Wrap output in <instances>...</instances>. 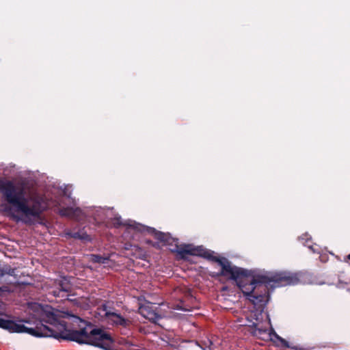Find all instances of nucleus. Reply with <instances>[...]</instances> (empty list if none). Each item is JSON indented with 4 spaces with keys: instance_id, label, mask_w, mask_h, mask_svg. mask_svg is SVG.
Masks as SVG:
<instances>
[{
    "instance_id": "0eeeda50",
    "label": "nucleus",
    "mask_w": 350,
    "mask_h": 350,
    "mask_svg": "<svg viewBox=\"0 0 350 350\" xmlns=\"http://www.w3.org/2000/svg\"><path fill=\"white\" fill-rule=\"evenodd\" d=\"M59 286L62 291L68 292L70 291V283L66 278H63L59 280Z\"/></svg>"
},
{
    "instance_id": "ddd939ff",
    "label": "nucleus",
    "mask_w": 350,
    "mask_h": 350,
    "mask_svg": "<svg viewBox=\"0 0 350 350\" xmlns=\"http://www.w3.org/2000/svg\"><path fill=\"white\" fill-rule=\"evenodd\" d=\"M269 332H270L269 334H271L272 332H273V329L272 328H271Z\"/></svg>"
},
{
    "instance_id": "4468645a",
    "label": "nucleus",
    "mask_w": 350,
    "mask_h": 350,
    "mask_svg": "<svg viewBox=\"0 0 350 350\" xmlns=\"http://www.w3.org/2000/svg\"><path fill=\"white\" fill-rule=\"evenodd\" d=\"M347 258L350 260V254L348 255Z\"/></svg>"
},
{
    "instance_id": "f03ea898",
    "label": "nucleus",
    "mask_w": 350,
    "mask_h": 350,
    "mask_svg": "<svg viewBox=\"0 0 350 350\" xmlns=\"http://www.w3.org/2000/svg\"><path fill=\"white\" fill-rule=\"evenodd\" d=\"M31 313L36 319L48 325L41 324L35 328H29L21 322L5 320L0 318V327L11 333H27L36 337H53L66 339L80 343H88L108 349L113 342L111 335L101 329H93L89 331L88 327L79 330H71L66 327V317H70L68 313L55 310L48 305L31 304L29 306ZM76 321L85 323L75 316H70Z\"/></svg>"
},
{
    "instance_id": "39448f33",
    "label": "nucleus",
    "mask_w": 350,
    "mask_h": 350,
    "mask_svg": "<svg viewBox=\"0 0 350 350\" xmlns=\"http://www.w3.org/2000/svg\"><path fill=\"white\" fill-rule=\"evenodd\" d=\"M154 308V306L152 304H144L139 308V312L144 318L156 323L160 319V316L156 312Z\"/></svg>"
},
{
    "instance_id": "423d86ee",
    "label": "nucleus",
    "mask_w": 350,
    "mask_h": 350,
    "mask_svg": "<svg viewBox=\"0 0 350 350\" xmlns=\"http://www.w3.org/2000/svg\"><path fill=\"white\" fill-rule=\"evenodd\" d=\"M59 212L63 216H67L77 220H81L83 215L82 211L79 208H75L74 206L68 207L60 206Z\"/></svg>"
},
{
    "instance_id": "f8f14e48",
    "label": "nucleus",
    "mask_w": 350,
    "mask_h": 350,
    "mask_svg": "<svg viewBox=\"0 0 350 350\" xmlns=\"http://www.w3.org/2000/svg\"><path fill=\"white\" fill-rule=\"evenodd\" d=\"M70 187H66L63 191V193L65 196L68 197V198H70V192L69 191V189H70Z\"/></svg>"
},
{
    "instance_id": "9d476101",
    "label": "nucleus",
    "mask_w": 350,
    "mask_h": 350,
    "mask_svg": "<svg viewBox=\"0 0 350 350\" xmlns=\"http://www.w3.org/2000/svg\"><path fill=\"white\" fill-rule=\"evenodd\" d=\"M72 237H73L75 239H81L83 241H89V240H90L89 236L85 232H73L72 234Z\"/></svg>"
},
{
    "instance_id": "6e6552de",
    "label": "nucleus",
    "mask_w": 350,
    "mask_h": 350,
    "mask_svg": "<svg viewBox=\"0 0 350 350\" xmlns=\"http://www.w3.org/2000/svg\"><path fill=\"white\" fill-rule=\"evenodd\" d=\"M90 260L94 262L105 264L108 262L109 259L108 258L103 257L99 255L92 254L90 256Z\"/></svg>"
},
{
    "instance_id": "1a4fd4ad",
    "label": "nucleus",
    "mask_w": 350,
    "mask_h": 350,
    "mask_svg": "<svg viewBox=\"0 0 350 350\" xmlns=\"http://www.w3.org/2000/svg\"><path fill=\"white\" fill-rule=\"evenodd\" d=\"M124 225H128L129 228H133L137 231H143L146 228H148L147 227L140 224H137L135 221H129L128 224H124Z\"/></svg>"
},
{
    "instance_id": "7ed1b4c3",
    "label": "nucleus",
    "mask_w": 350,
    "mask_h": 350,
    "mask_svg": "<svg viewBox=\"0 0 350 350\" xmlns=\"http://www.w3.org/2000/svg\"><path fill=\"white\" fill-rule=\"evenodd\" d=\"M0 192L7 202L0 204V211L19 213L25 222L38 217L49 206L46 198L36 188L24 183L0 179Z\"/></svg>"
},
{
    "instance_id": "f257e3e1",
    "label": "nucleus",
    "mask_w": 350,
    "mask_h": 350,
    "mask_svg": "<svg viewBox=\"0 0 350 350\" xmlns=\"http://www.w3.org/2000/svg\"><path fill=\"white\" fill-rule=\"evenodd\" d=\"M155 237L163 244L169 245L170 250L180 254L202 256L212 259L221 267V275L235 280L243 293L254 304L262 302L270 289L284 285H294L299 282L300 273H291L286 271L268 273L256 277L249 274L246 270L232 266L225 258L213 256V252L202 246L178 244V240L168 234L154 232Z\"/></svg>"
},
{
    "instance_id": "9b49d317",
    "label": "nucleus",
    "mask_w": 350,
    "mask_h": 350,
    "mask_svg": "<svg viewBox=\"0 0 350 350\" xmlns=\"http://www.w3.org/2000/svg\"><path fill=\"white\" fill-rule=\"evenodd\" d=\"M113 224L116 226H118L122 224L120 216H115V217L113 219Z\"/></svg>"
},
{
    "instance_id": "20e7f679",
    "label": "nucleus",
    "mask_w": 350,
    "mask_h": 350,
    "mask_svg": "<svg viewBox=\"0 0 350 350\" xmlns=\"http://www.w3.org/2000/svg\"><path fill=\"white\" fill-rule=\"evenodd\" d=\"M98 315L109 324L126 327L129 323V320L125 319L118 313L109 310L105 305L98 308Z\"/></svg>"
},
{
    "instance_id": "2eb2a0df",
    "label": "nucleus",
    "mask_w": 350,
    "mask_h": 350,
    "mask_svg": "<svg viewBox=\"0 0 350 350\" xmlns=\"http://www.w3.org/2000/svg\"><path fill=\"white\" fill-rule=\"evenodd\" d=\"M53 293H54V295H55V296H58V295H57V294L55 293V292H53Z\"/></svg>"
}]
</instances>
